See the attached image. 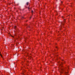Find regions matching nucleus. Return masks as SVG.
Returning <instances> with one entry per match:
<instances>
[{"label": "nucleus", "mask_w": 75, "mask_h": 75, "mask_svg": "<svg viewBox=\"0 0 75 75\" xmlns=\"http://www.w3.org/2000/svg\"><path fill=\"white\" fill-rule=\"evenodd\" d=\"M24 18V17H22V18Z\"/></svg>", "instance_id": "8"}, {"label": "nucleus", "mask_w": 75, "mask_h": 75, "mask_svg": "<svg viewBox=\"0 0 75 75\" xmlns=\"http://www.w3.org/2000/svg\"><path fill=\"white\" fill-rule=\"evenodd\" d=\"M18 4H17V6H18Z\"/></svg>", "instance_id": "11"}, {"label": "nucleus", "mask_w": 75, "mask_h": 75, "mask_svg": "<svg viewBox=\"0 0 75 75\" xmlns=\"http://www.w3.org/2000/svg\"><path fill=\"white\" fill-rule=\"evenodd\" d=\"M32 13H33V11H32Z\"/></svg>", "instance_id": "6"}, {"label": "nucleus", "mask_w": 75, "mask_h": 75, "mask_svg": "<svg viewBox=\"0 0 75 75\" xmlns=\"http://www.w3.org/2000/svg\"><path fill=\"white\" fill-rule=\"evenodd\" d=\"M62 73H63V72H64V73L66 75H68L67 74H68V72L67 71H66V68L65 69H62Z\"/></svg>", "instance_id": "1"}, {"label": "nucleus", "mask_w": 75, "mask_h": 75, "mask_svg": "<svg viewBox=\"0 0 75 75\" xmlns=\"http://www.w3.org/2000/svg\"><path fill=\"white\" fill-rule=\"evenodd\" d=\"M0 55L1 57H3V55H2L1 54H0Z\"/></svg>", "instance_id": "5"}, {"label": "nucleus", "mask_w": 75, "mask_h": 75, "mask_svg": "<svg viewBox=\"0 0 75 75\" xmlns=\"http://www.w3.org/2000/svg\"><path fill=\"white\" fill-rule=\"evenodd\" d=\"M14 28V29H16V28H17V26H15Z\"/></svg>", "instance_id": "3"}, {"label": "nucleus", "mask_w": 75, "mask_h": 75, "mask_svg": "<svg viewBox=\"0 0 75 75\" xmlns=\"http://www.w3.org/2000/svg\"><path fill=\"white\" fill-rule=\"evenodd\" d=\"M62 3V2H61Z\"/></svg>", "instance_id": "10"}, {"label": "nucleus", "mask_w": 75, "mask_h": 75, "mask_svg": "<svg viewBox=\"0 0 75 75\" xmlns=\"http://www.w3.org/2000/svg\"><path fill=\"white\" fill-rule=\"evenodd\" d=\"M65 20H64V22H62L61 23V25H64V24H65Z\"/></svg>", "instance_id": "2"}, {"label": "nucleus", "mask_w": 75, "mask_h": 75, "mask_svg": "<svg viewBox=\"0 0 75 75\" xmlns=\"http://www.w3.org/2000/svg\"><path fill=\"white\" fill-rule=\"evenodd\" d=\"M31 17H30V19H31Z\"/></svg>", "instance_id": "9"}, {"label": "nucleus", "mask_w": 75, "mask_h": 75, "mask_svg": "<svg viewBox=\"0 0 75 75\" xmlns=\"http://www.w3.org/2000/svg\"><path fill=\"white\" fill-rule=\"evenodd\" d=\"M63 16H62V18H63Z\"/></svg>", "instance_id": "12"}, {"label": "nucleus", "mask_w": 75, "mask_h": 75, "mask_svg": "<svg viewBox=\"0 0 75 75\" xmlns=\"http://www.w3.org/2000/svg\"><path fill=\"white\" fill-rule=\"evenodd\" d=\"M28 4H29V3L28 2H27L26 3V5L28 6Z\"/></svg>", "instance_id": "4"}, {"label": "nucleus", "mask_w": 75, "mask_h": 75, "mask_svg": "<svg viewBox=\"0 0 75 75\" xmlns=\"http://www.w3.org/2000/svg\"><path fill=\"white\" fill-rule=\"evenodd\" d=\"M28 10H30V8L29 7H28Z\"/></svg>", "instance_id": "7"}, {"label": "nucleus", "mask_w": 75, "mask_h": 75, "mask_svg": "<svg viewBox=\"0 0 75 75\" xmlns=\"http://www.w3.org/2000/svg\"><path fill=\"white\" fill-rule=\"evenodd\" d=\"M29 7H30V5H29Z\"/></svg>", "instance_id": "13"}]
</instances>
